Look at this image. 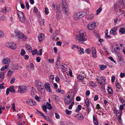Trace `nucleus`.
<instances>
[{
  "label": "nucleus",
  "instance_id": "obj_42",
  "mask_svg": "<svg viewBox=\"0 0 125 125\" xmlns=\"http://www.w3.org/2000/svg\"><path fill=\"white\" fill-rule=\"evenodd\" d=\"M26 54V52L24 49H21V52L20 53V54L22 56H23Z\"/></svg>",
  "mask_w": 125,
  "mask_h": 125
},
{
  "label": "nucleus",
  "instance_id": "obj_6",
  "mask_svg": "<svg viewBox=\"0 0 125 125\" xmlns=\"http://www.w3.org/2000/svg\"><path fill=\"white\" fill-rule=\"evenodd\" d=\"M17 14L20 21L22 22H24L25 20V18L24 16L23 13L20 11H18Z\"/></svg>",
  "mask_w": 125,
  "mask_h": 125
},
{
  "label": "nucleus",
  "instance_id": "obj_60",
  "mask_svg": "<svg viewBox=\"0 0 125 125\" xmlns=\"http://www.w3.org/2000/svg\"><path fill=\"white\" fill-rule=\"evenodd\" d=\"M85 52L86 53L89 54L91 52V50L90 49L88 48L85 50Z\"/></svg>",
  "mask_w": 125,
  "mask_h": 125
},
{
  "label": "nucleus",
  "instance_id": "obj_58",
  "mask_svg": "<svg viewBox=\"0 0 125 125\" xmlns=\"http://www.w3.org/2000/svg\"><path fill=\"white\" fill-rule=\"evenodd\" d=\"M46 120L51 124H52L53 123V121L49 118H48Z\"/></svg>",
  "mask_w": 125,
  "mask_h": 125
},
{
  "label": "nucleus",
  "instance_id": "obj_52",
  "mask_svg": "<svg viewBox=\"0 0 125 125\" xmlns=\"http://www.w3.org/2000/svg\"><path fill=\"white\" fill-rule=\"evenodd\" d=\"M37 50L36 49H34L33 51H32V55H34L36 54L37 53Z\"/></svg>",
  "mask_w": 125,
  "mask_h": 125
},
{
  "label": "nucleus",
  "instance_id": "obj_57",
  "mask_svg": "<svg viewBox=\"0 0 125 125\" xmlns=\"http://www.w3.org/2000/svg\"><path fill=\"white\" fill-rule=\"evenodd\" d=\"M109 59L111 60L112 61H113L114 63H115V64H116V62L114 60V59L113 58L111 57L110 56L109 57Z\"/></svg>",
  "mask_w": 125,
  "mask_h": 125
},
{
  "label": "nucleus",
  "instance_id": "obj_29",
  "mask_svg": "<svg viewBox=\"0 0 125 125\" xmlns=\"http://www.w3.org/2000/svg\"><path fill=\"white\" fill-rule=\"evenodd\" d=\"M99 66L100 67V69L102 70H103L107 67V66L106 65H100Z\"/></svg>",
  "mask_w": 125,
  "mask_h": 125
},
{
  "label": "nucleus",
  "instance_id": "obj_56",
  "mask_svg": "<svg viewBox=\"0 0 125 125\" xmlns=\"http://www.w3.org/2000/svg\"><path fill=\"white\" fill-rule=\"evenodd\" d=\"M35 99L38 102L40 101V99L41 98L40 97H38L37 96H36L35 97Z\"/></svg>",
  "mask_w": 125,
  "mask_h": 125
},
{
  "label": "nucleus",
  "instance_id": "obj_48",
  "mask_svg": "<svg viewBox=\"0 0 125 125\" xmlns=\"http://www.w3.org/2000/svg\"><path fill=\"white\" fill-rule=\"evenodd\" d=\"M42 108L43 110L46 112H47V107L46 105H44L42 106Z\"/></svg>",
  "mask_w": 125,
  "mask_h": 125
},
{
  "label": "nucleus",
  "instance_id": "obj_3",
  "mask_svg": "<svg viewBox=\"0 0 125 125\" xmlns=\"http://www.w3.org/2000/svg\"><path fill=\"white\" fill-rule=\"evenodd\" d=\"M35 83L39 91L42 94L44 93V89L42 83L40 81L38 80L35 81Z\"/></svg>",
  "mask_w": 125,
  "mask_h": 125
},
{
  "label": "nucleus",
  "instance_id": "obj_25",
  "mask_svg": "<svg viewBox=\"0 0 125 125\" xmlns=\"http://www.w3.org/2000/svg\"><path fill=\"white\" fill-rule=\"evenodd\" d=\"M114 113L116 114V116H119V115H120L121 114L120 112L117 110L116 108L114 109Z\"/></svg>",
  "mask_w": 125,
  "mask_h": 125
},
{
  "label": "nucleus",
  "instance_id": "obj_30",
  "mask_svg": "<svg viewBox=\"0 0 125 125\" xmlns=\"http://www.w3.org/2000/svg\"><path fill=\"white\" fill-rule=\"evenodd\" d=\"M56 68L58 69L60 68V62L58 60L56 62Z\"/></svg>",
  "mask_w": 125,
  "mask_h": 125
},
{
  "label": "nucleus",
  "instance_id": "obj_17",
  "mask_svg": "<svg viewBox=\"0 0 125 125\" xmlns=\"http://www.w3.org/2000/svg\"><path fill=\"white\" fill-rule=\"evenodd\" d=\"M45 88L49 92H52V90L50 88V85L48 83H46L45 85Z\"/></svg>",
  "mask_w": 125,
  "mask_h": 125
},
{
  "label": "nucleus",
  "instance_id": "obj_22",
  "mask_svg": "<svg viewBox=\"0 0 125 125\" xmlns=\"http://www.w3.org/2000/svg\"><path fill=\"white\" fill-rule=\"evenodd\" d=\"M107 91L109 94H111L113 93L112 89L109 86H108L107 89Z\"/></svg>",
  "mask_w": 125,
  "mask_h": 125
},
{
  "label": "nucleus",
  "instance_id": "obj_34",
  "mask_svg": "<svg viewBox=\"0 0 125 125\" xmlns=\"http://www.w3.org/2000/svg\"><path fill=\"white\" fill-rule=\"evenodd\" d=\"M26 47L27 50H31L32 49V48L31 46L29 44H26Z\"/></svg>",
  "mask_w": 125,
  "mask_h": 125
},
{
  "label": "nucleus",
  "instance_id": "obj_44",
  "mask_svg": "<svg viewBox=\"0 0 125 125\" xmlns=\"http://www.w3.org/2000/svg\"><path fill=\"white\" fill-rule=\"evenodd\" d=\"M77 78L79 80H82L84 78L83 77V76H82L81 75H78Z\"/></svg>",
  "mask_w": 125,
  "mask_h": 125
},
{
  "label": "nucleus",
  "instance_id": "obj_13",
  "mask_svg": "<svg viewBox=\"0 0 125 125\" xmlns=\"http://www.w3.org/2000/svg\"><path fill=\"white\" fill-rule=\"evenodd\" d=\"M74 117L80 120H82L84 118V117L80 113L76 114Z\"/></svg>",
  "mask_w": 125,
  "mask_h": 125
},
{
  "label": "nucleus",
  "instance_id": "obj_14",
  "mask_svg": "<svg viewBox=\"0 0 125 125\" xmlns=\"http://www.w3.org/2000/svg\"><path fill=\"white\" fill-rule=\"evenodd\" d=\"M9 47L11 49L15 50L16 49V45L14 43L12 42H9L8 43Z\"/></svg>",
  "mask_w": 125,
  "mask_h": 125
},
{
  "label": "nucleus",
  "instance_id": "obj_2",
  "mask_svg": "<svg viewBox=\"0 0 125 125\" xmlns=\"http://www.w3.org/2000/svg\"><path fill=\"white\" fill-rule=\"evenodd\" d=\"M72 93H68L66 95L64 99L65 103L69 104L74 99L73 96H72Z\"/></svg>",
  "mask_w": 125,
  "mask_h": 125
},
{
  "label": "nucleus",
  "instance_id": "obj_53",
  "mask_svg": "<svg viewBox=\"0 0 125 125\" xmlns=\"http://www.w3.org/2000/svg\"><path fill=\"white\" fill-rule=\"evenodd\" d=\"M6 19V18L5 16H2L0 17V20L2 21H5Z\"/></svg>",
  "mask_w": 125,
  "mask_h": 125
},
{
  "label": "nucleus",
  "instance_id": "obj_62",
  "mask_svg": "<svg viewBox=\"0 0 125 125\" xmlns=\"http://www.w3.org/2000/svg\"><path fill=\"white\" fill-rule=\"evenodd\" d=\"M40 25H44V21L43 20H41V21H40L39 22Z\"/></svg>",
  "mask_w": 125,
  "mask_h": 125
},
{
  "label": "nucleus",
  "instance_id": "obj_54",
  "mask_svg": "<svg viewBox=\"0 0 125 125\" xmlns=\"http://www.w3.org/2000/svg\"><path fill=\"white\" fill-rule=\"evenodd\" d=\"M96 79L99 83L101 79V77L99 76H97L96 77Z\"/></svg>",
  "mask_w": 125,
  "mask_h": 125
},
{
  "label": "nucleus",
  "instance_id": "obj_28",
  "mask_svg": "<svg viewBox=\"0 0 125 125\" xmlns=\"http://www.w3.org/2000/svg\"><path fill=\"white\" fill-rule=\"evenodd\" d=\"M82 106L80 105H78L77 106L76 109L75 110V111L76 112H78L79 111L81 110Z\"/></svg>",
  "mask_w": 125,
  "mask_h": 125
},
{
  "label": "nucleus",
  "instance_id": "obj_63",
  "mask_svg": "<svg viewBox=\"0 0 125 125\" xmlns=\"http://www.w3.org/2000/svg\"><path fill=\"white\" fill-rule=\"evenodd\" d=\"M42 50L40 49L38 51L37 53V55H42Z\"/></svg>",
  "mask_w": 125,
  "mask_h": 125
},
{
  "label": "nucleus",
  "instance_id": "obj_59",
  "mask_svg": "<svg viewBox=\"0 0 125 125\" xmlns=\"http://www.w3.org/2000/svg\"><path fill=\"white\" fill-rule=\"evenodd\" d=\"M45 14H46V15L48 14L49 13V10H48V9L46 7H45Z\"/></svg>",
  "mask_w": 125,
  "mask_h": 125
},
{
  "label": "nucleus",
  "instance_id": "obj_18",
  "mask_svg": "<svg viewBox=\"0 0 125 125\" xmlns=\"http://www.w3.org/2000/svg\"><path fill=\"white\" fill-rule=\"evenodd\" d=\"M62 9L64 11V12L65 15L66 16L68 15L69 14L68 9L67 7H63Z\"/></svg>",
  "mask_w": 125,
  "mask_h": 125
},
{
  "label": "nucleus",
  "instance_id": "obj_49",
  "mask_svg": "<svg viewBox=\"0 0 125 125\" xmlns=\"http://www.w3.org/2000/svg\"><path fill=\"white\" fill-rule=\"evenodd\" d=\"M8 66L7 65H6L5 66L2 67L0 69L1 71H4L7 68Z\"/></svg>",
  "mask_w": 125,
  "mask_h": 125
},
{
  "label": "nucleus",
  "instance_id": "obj_40",
  "mask_svg": "<svg viewBox=\"0 0 125 125\" xmlns=\"http://www.w3.org/2000/svg\"><path fill=\"white\" fill-rule=\"evenodd\" d=\"M90 85L94 88L96 87L97 85L94 83L93 82H91L90 83Z\"/></svg>",
  "mask_w": 125,
  "mask_h": 125
},
{
  "label": "nucleus",
  "instance_id": "obj_31",
  "mask_svg": "<svg viewBox=\"0 0 125 125\" xmlns=\"http://www.w3.org/2000/svg\"><path fill=\"white\" fill-rule=\"evenodd\" d=\"M1 11L3 13H6L7 12V9L6 7L5 6L3 8L1 9Z\"/></svg>",
  "mask_w": 125,
  "mask_h": 125
},
{
  "label": "nucleus",
  "instance_id": "obj_10",
  "mask_svg": "<svg viewBox=\"0 0 125 125\" xmlns=\"http://www.w3.org/2000/svg\"><path fill=\"white\" fill-rule=\"evenodd\" d=\"M26 104L30 106L34 105L36 104L34 101L29 99H27L26 100Z\"/></svg>",
  "mask_w": 125,
  "mask_h": 125
},
{
  "label": "nucleus",
  "instance_id": "obj_38",
  "mask_svg": "<svg viewBox=\"0 0 125 125\" xmlns=\"http://www.w3.org/2000/svg\"><path fill=\"white\" fill-rule=\"evenodd\" d=\"M119 32L122 34H124L125 33V29L123 28L120 29L119 30Z\"/></svg>",
  "mask_w": 125,
  "mask_h": 125
},
{
  "label": "nucleus",
  "instance_id": "obj_27",
  "mask_svg": "<svg viewBox=\"0 0 125 125\" xmlns=\"http://www.w3.org/2000/svg\"><path fill=\"white\" fill-rule=\"evenodd\" d=\"M77 49L78 51L81 54H82V53H84V52L83 51V48L78 47Z\"/></svg>",
  "mask_w": 125,
  "mask_h": 125
},
{
  "label": "nucleus",
  "instance_id": "obj_26",
  "mask_svg": "<svg viewBox=\"0 0 125 125\" xmlns=\"http://www.w3.org/2000/svg\"><path fill=\"white\" fill-rule=\"evenodd\" d=\"M36 92L35 90L34 89L33 87H32L31 90V96L33 97L35 96Z\"/></svg>",
  "mask_w": 125,
  "mask_h": 125
},
{
  "label": "nucleus",
  "instance_id": "obj_33",
  "mask_svg": "<svg viewBox=\"0 0 125 125\" xmlns=\"http://www.w3.org/2000/svg\"><path fill=\"white\" fill-rule=\"evenodd\" d=\"M52 97L56 101H58L59 100L58 97L55 95H53L52 96Z\"/></svg>",
  "mask_w": 125,
  "mask_h": 125
},
{
  "label": "nucleus",
  "instance_id": "obj_19",
  "mask_svg": "<svg viewBox=\"0 0 125 125\" xmlns=\"http://www.w3.org/2000/svg\"><path fill=\"white\" fill-rule=\"evenodd\" d=\"M44 38V34L42 33H41L38 36V39L40 42H41L43 40Z\"/></svg>",
  "mask_w": 125,
  "mask_h": 125
},
{
  "label": "nucleus",
  "instance_id": "obj_23",
  "mask_svg": "<svg viewBox=\"0 0 125 125\" xmlns=\"http://www.w3.org/2000/svg\"><path fill=\"white\" fill-rule=\"evenodd\" d=\"M36 111L38 113V114H40V115L43 116L45 119L47 120L48 118L46 116H45L40 111H39L37 109Z\"/></svg>",
  "mask_w": 125,
  "mask_h": 125
},
{
  "label": "nucleus",
  "instance_id": "obj_21",
  "mask_svg": "<svg viewBox=\"0 0 125 125\" xmlns=\"http://www.w3.org/2000/svg\"><path fill=\"white\" fill-rule=\"evenodd\" d=\"M101 80L99 83L101 85H103V84L105 83V78L104 77H101Z\"/></svg>",
  "mask_w": 125,
  "mask_h": 125
},
{
  "label": "nucleus",
  "instance_id": "obj_4",
  "mask_svg": "<svg viewBox=\"0 0 125 125\" xmlns=\"http://www.w3.org/2000/svg\"><path fill=\"white\" fill-rule=\"evenodd\" d=\"M86 12H78L75 13L73 15V18L74 20H77L80 18L84 17L86 14Z\"/></svg>",
  "mask_w": 125,
  "mask_h": 125
},
{
  "label": "nucleus",
  "instance_id": "obj_51",
  "mask_svg": "<svg viewBox=\"0 0 125 125\" xmlns=\"http://www.w3.org/2000/svg\"><path fill=\"white\" fill-rule=\"evenodd\" d=\"M61 68L62 69H66L67 68V66L66 64H63L62 65Z\"/></svg>",
  "mask_w": 125,
  "mask_h": 125
},
{
  "label": "nucleus",
  "instance_id": "obj_39",
  "mask_svg": "<svg viewBox=\"0 0 125 125\" xmlns=\"http://www.w3.org/2000/svg\"><path fill=\"white\" fill-rule=\"evenodd\" d=\"M65 112L67 115H70L71 114L72 111L70 110L69 111L68 109H66L65 110Z\"/></svg>",
  "mask_w": 125,
  "mask_h": 125
},
{
  "label": "nucleus",
  "instance_id": "obj_47",
  "mask_svg": "<svg viewBox=\"0 0 125 125\" xmlns=\"http://www.w3.org/2000/svg\"><path fill=\"white\" fill-rule=\"evenodd\" d=\"M85 103L86 105L87 106H89L90 103L89 99H86L85 100Z\"/></svg>",
  "mask_w": 125,
  "mask_h": 125
},
{
  "label": "nucleus",
  "instance_id": "obj_45",
  "mask_svg": "<svg viewBox=\"0 0 125 125\" xmlns=\"http://www.w3.org/2000/svg\"><path fill=\"white\" fill-rule=\"evenodd\" d=\"M117 54L118 57V59L120 61H121L122 58V57L121 56L120 53H118Z\"/></svg>",
  "mask_w": 125,
  "mask_h": 125
},
{
  "label": "nucleus",
  "instance_id": "obj_36",
  "mask_svg": "<svg viewBox=\"0 0 125 125\" xmlns=\"http://www.w3.org/2000/svg\"><path fill=\"white\" fill-rule=\"evenodd\" d=\"M4 72H0V78L2 79V81L4 77Z\"/></svg>",
  "mask_w": 125,
  "mask_h": 125
},
{
  "label": "nucleus",
  "instance_id": "obj_41",
  "mask_svg": "<svg viewBox=\"0 0 125 125\" xmlns=\"http://www.w3.org/2000/svg\"><path fill=\"white\" fill-rule=\"evenodd\" d=\"M102 9L101 7H99V9L96 11V14L98 15L99 13H100L102 11Z\"/></svg>",
  "mask_w": 125,
  "mask_h": 125
},
{
  "label": "nucleus",
  "instance_id": "obj_20",
  "mask_svg": "<svg viewBox=\"0 0 125 125\" xmlns=\"http://www.w3.org/2000/svg\"><path fill=\"white\" fill-rule=\"evenodd\" d=\"M9 92L12 93H15V92L16 90L14 89V87L13 86H11L9 87V88H8V92Z\"/></svg>",
  "mask_w": 125,
  "mask_h": 125
},
{
  "label": "nucleus",
  "instance_id": "obj_11",
  "mask_svg": "<svg viewBox=\"0 0 125 125\" xmlns=\"http://www.w3.org/2000/svg\"><path fill=\"white\" fill-rule=\"evenodd\" d=\"M115 9L116 11V12L117 14L118 15L120 16L122 15L123 13L124 14V11L120 9L119 8L116 9L115 8Z\"/></svg>",
  "mask_w": 125,
  "mask_h": 125
},
{
  "label": "nucleus",
  "instance_id": "obj_24",
  "mask_svg": "<svg viewBox=\"0 0 125 125\" xmlns=\"http://www.w3.org/2000/svg\"><path fill=\"white\" fill-rule=\"evenodd\" d=\"M93 120L95 125H99L98 122L97 121L96 118H95V116L93 115Z\"/></svg>",
  "mask_w": 125,
  "mask_h": 125
},
{
  "label": "nucleus",
  "instance_id": "obj_12",
  "mask_svg": "<svg viewBox=\"0 0 125 125\" xmlns=\"http://www.w3.org/2000/svg\"><path fill=\"white\" fill-rule=\"evenodd\" d=\"M119 51L120 48L118 47H113L111 49V52H112L116 54L119 53Z\"/></svg>",
  "mask_w": 125,
  "mask_h": 125
},
{
  "label": "nucleus",
  "instance_id": "obj_32",
  "mask_svg": "<svg viewBox=\"0 0 125 125\" xmlns=\"http://www.w3.org/2000/svg\"><path fill=\"white\" fill-rule=\"evenodd\" d=\"M46 105L48 109L50 110H51L52 109V107L51 104L48 103V102L47 103V104Z\"/></svg>",
  "mask_w": 125,
  "mask_h": 125
},
{
  "label": "nucleus",
  "instance_id": "obj_8",
  "mask_svg": "<svg viewBox=\"0 0 125 125\" xmlns=\"http://www.w3.org/2000/svg\"><path fill=\"white\" fill-rule=\"evenodd\" d=\"M96 26V24L95 22H92L91 24H89L87 25L88 29L90 30H93Z\"/></svg>",
  "mask_w": 125,
  "mask_h": 125
},
{
  "label": "nucleus",
  "instance_id": "obj_15",
  "mask_svg": "<svg viewBox=\"0 0 125 125\" xmlns=\"http://www.w3.org/2000/svg\"><path fill=\"white\" fill-rule=\"evenodd\" d=\"M15 33L16 36H17L19 39H21L22 38H21V37H20L19 35H21V36H22L23 35V34L20 32L19 30H15Z\"/></svg>",
  "mask_w": 125,
  "mask_h": 125
},
{
  "label": "nucleus",
  "instance_id": "obj_7",
  "mask_svg": "<svg viewBox=\"0 0 125 125\" xmlns=\"http://www.w3.org/2000/svg\"><path fill=\"white\" fill-rule=\"evenodd\" d=\"M8 69V76L12 75L13 72H14V65L13 64H11L9 66Z\"/></svg>",
  "mask_w": 125,
  "mask_h": 125
},
{
  "label": "nucleus",
  "instance_id": "obj_35",
  "mask_svg": "<svg viewBox=\"0 0 125 125\" xmlns=\"http://www.w3.org/2000/svg\"><path fill=\"white\" fill-rule=\"evenodd\" d=\"M62 6H64L63 7H67L66 3L65 0H62Z\"/></svg>",
  "mask_w": 125,
  "mask_h": 125
},
{
  "label": "nucleus",
  "instance_id": "obj_16",
  "mask_svg": "<svg viewBox=\"0 0 125 125\" xmlns=\"http://www.w3.org/2000/svg\"><path fill=\"white\" fill-rule=\"evenodd\" d=\"M117 28L115 27H114L111 29L110 31V33L111 34L115 35L116 33Z\"/></svg>",
  "mask_w": 125,
  "mask_h": 125
},
{
  "label": "nucleus",
  "instance_id": "obj_50",
  "mask_svg": "<svg viewBox=\"0 0 125 125\" xmlns=\"http://www.w3.org/2000/svg\"><path fill=\"white\" fill-rule=\"evenodd\" d=\"M4 34L3 32L0 30V38L3 37L4 36Z\"/></svg>",
  "mask_w": 125,
  "mask_h": 125
},
{
  "label": "nucleus",
  "instance_id": "obj_46",
  "mask_svg": "<svg viewBox=\"0 0 125 125\" xmlns=\"http://www.w3.org/2000/svg\"><path fill=\"white\" fill-rule=\"evenodd\" d=\"M56 91L58 93H60L62 94H64V92L63 90H60L59 89L57 90Z\"/></svg>",
  "mask_w": 125,
  "mask_h": 125
},
{
  "label": "nucleus",
  "instance_id": "obj_55",
  "mask_svg": "<svg viewBox=\"0 0 125 125\" xmlns=\"http://www.w3.org/2000/svg\"><path fill=\"white\" fill-rule=\"evenodd\" d=\"M116 116L118 118L117 119L119 122L121 123V114L119 115V116Z\"/></svg>",
  "mask_w": 125,
  "mask_h": 125
},
{
  "label": "nucleus",
  "instance_id": "obj_61",
  "mask_svg": "<svg viewBox=\"0 0 125 125\" xmlns=\"http://www.w3.org/2000/svg\"><path fill=\"white\" fill-rule=\"evenodd\" d=\"M15 78H12L10 80V83L11 84H13L14 81H15Z\"/></svg>",
  "mask_w": 125,
  "mask_h": 125
},
{
  "label": "nucleus",
  "instance_id": "obj_43",
  "mask_svg": "<svg viewBox=\"0 0 125 125\" xmlns=\"http://www.w3.org/2000/svg\"><path fill=\"white\" fill-rule=\"evenodd\" d=\"M8 62V58H6L3 60L2 62L3 64H6Z\"/></svg>",
  "mask_w": 125,
  "mask_h": 125
},
{
  "label": "nucleus",
  "instance_id": "obj_9",
  "mask_svg": "<svg viewBox=\"0 0 125 125\" xmlns=\"http://www.w3.org/2000/svg\"><path fill=\"white\" fill-rule=\"evenodd\" d=\"M92 57L94 58H96L97 57L96 49L95 48L92 47Z\"/></svg>",
  "mask_w": 125,
  "mask_h": 125
},
{
  "label": "nucleus",
  "instance_id": "obj_1",
  "mask_svg": "<svg viewBox=\"0 0 125 125\" xmlns=\"http://www.w3.org/2000/svg\"><path fill=\"white\" fill-rule=\"evenodd\" d=\"M86 35L85 31L83 30H81L79 32V34L76 36V38L79 41L84 42L87 40Z\"/></svg>",
  "mask_w": 125,
  "mask_h": 125
},
{
  "label": "nucleus",
  "instance_id": "obj_64",
  "mask_svg": "<svg viewBox=\"0 0 125 125\" xmlns=\"http://www.w3.org/2000/svg\"><path fill=\"white\" fill-rule=\"evenodd\" d=\"M24 58L26 60H27L29 59V56L28 55H24Z\"/></svg>",
  "mask_w": 125,
  "mask_h": 125
},
{
  "label": "nucleus",
  "instance_id": "obj_37",
  "mask_svg": "<svg viewBox=\"0 0 125 125\" xmlns=\"http://www.w3.org/2000/svg\"><path fill=\"white\" fill-rule=\"evenodd\" d=\"M94 14L93 13H91L90 15L88 18L89 19L92 20L94 19Z\"/></svg>",
  "mask_w": 125,
  "mask_h": 125
},
{
  "label": "nucleus",
  "instance_id": "obj_5",
  "mask_svg": "<svg viewBox=\"0 0 125 125\" xmlns=\"http://www.w3.org/2000/svg\"><path fill=\"white\" fill-rule=\"evenodd\" d=\"M27 90V88L26 86L20 85L18 87V92L20 94L24 93H26Z\"/></svg>",
  "mask_w": 125,
  "mask_h": 125
}]
</instances>
